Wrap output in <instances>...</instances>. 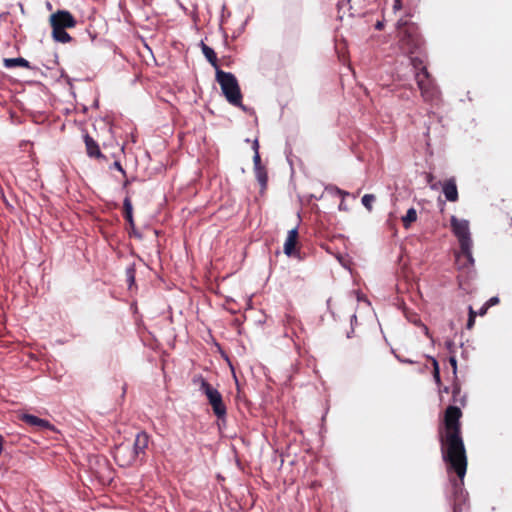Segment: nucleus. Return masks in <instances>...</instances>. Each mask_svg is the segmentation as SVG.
<instances>
[{
    "label": "nucleus",
    "mask_w": 512,
    "mask_h": 512,
    "mask_svg": "<svg viewBox=\"0 0 512 512\" xmlns=\"http://www.w3.org/2000/svg\"><path fill=\"white\" fill-rule=\"evenodd\" d=\"M462 411L459 407L450 405L446 408L443 419V428L439 429V440L444 461L459 477V482L452 481L453 485V512H461V505L465 501L463 479L467 471V456L461 435Z\"/></svg>",
    "instance_id": "1"
},
{
    "label": "nucleus",
    "mask_w": 512,
    "mask_h": 512,
    "mask_svg": "<svg viewBox=\"0 0 512 512\" xmlns=\"http://www.w3.org/2000/svg\"><path fill=\"white\" fill-rule=\"evenodd\" d=\"M409 58L415 70V80L423 100L429 103L435 102L438 99L439 91L427 70L424 58L421 55H412Z\"/></svg>",
    "instance_id": "2"
},
{
    "label": "nucleus",
    "mask_w": 512,
    "mask_h": 512,
    "mask_svg": "<svg viewBox=\"0 0 512 512\" xmlns=\"http://www.w3.org/2000/svg\"><path fill=\"white\" fill-rule=\"evenodd\" d=\"M216 81L219 83L226 100L233 106L244 108L242 104V93L236 77L223 70L217 69Z\"/></svg>",
    "instance_id": "3"
},
{
    "label": "nucleus",
    "mask_w": 512,
    "mask_h": 512,
    "mask_svg": "<svg viewBox=\"0 0 512 512\" xmlns=\"http://www.w3.org/2000/svg\"><path fill=\"white\" fill-rule=\"evenodd\" d=\"M193 383L199 385V389L205 394L209 404L212 407L213 413L218 419H224L227 414L226 406L223 402L221 393L215 389L206 379L197 375L193 378Z\"/></svg>",
    "instance_id": "4"
},
{
    "label": "nucleus",
    "mask_w": 512,
    "mask_h": 512,
    "mask_svg": "<svg viewBox=\"0 0 512 512\" xmlns=\"http://www.w3.org/2000/svg\"><path fill=\"white\" fill-rule=\"evenodd\" d=\"M451 230L459 242V247L467 251L469 246H473L471 239L469 222L465 219H458L456 216H451L450 219Z\"/></svg>",
    "instance_id": "5"
},
{
    "label": "nucleus",
    "mask_w": 512,
    "mask_h": 512,
    "mask_svg": "<svg viewBox=\"0 0 512 512\" xmlns=\"http://www.w3.org/2000/svg\"><path fill=\"white\" fill-rule=\"evenodd\" d=\"M52 32H65L66 29H72L76 26V20L73 15L66 10H58L49 17Z\"/></svg>",
    "instance_id": "6"
},
{
    "label": "nucleus",
    "mask_w": 512,
    "mask_h": 512,
    "mask_svg": "<svg viewBox=\"0 0 512 512\" xmlns=\"http://www.w3.org/2000/svg\"><path fill=\"white\" fill-rule=\"evenodd\" d=\"M114 459L121 467H128L138 462L129 444L121 443L115 448Z\"/></svg>",
    "instance_id": "7"
},
{
    "label": "nucleus",
    "mask_w": 512,
    "mask_h": 512,
    "mask_svg": "<svg viewBox=\"0 0 512 512\" xmlns=\"http://www.w3.org/2000/svg\"><path fill=\"white\" fill-rule=\"evenodd\" d=\"M423 42L418 37V34H403L400 39V48L401 50L408 54L409 57L412 55L420 53Z\"/></svg>",
    "instance_id": "8"
},
{
    "label": "nucleus",
    "mask_w": 512,
    "mask_h": 512,
    "mask_svg": "<svg viewBox=\"0 0 512 512\" xmlns=\"http://www.w3.org/2000/svg\"><path fill=\"white\" fill-rule=\"evenodd\" d=\"M149 440V435L146 432L141 431L137 433L134 443L131 446L134 456H136L140 463H142L146 458V450L149 445Z\"/></svg>",
    "instance_id": "9"
},
{
    "label": "nucleus",
    "mask_w": 512,
    "mask_h": 512,
    "mask_svg": "<svg viewBox=\"0 0 512 512\" xmlns=\"http://www.w3.org/2000/svg\"><path fill=\"white\" fill-rule=\"evenodd\" d=\"M445 198L449 202H457L459 199L456 179L451 177L440 184Z\"/></svg>",
    "instance_id": "10"
},
{
    "label": "nucleus",
    "mask_w": 512,
    "mask_h": 512,
    "mask_svg": "<svg viewBox=\"0 0 512 512\" xmlns=\"http://www.w3.org/2000/svg\"><path fill=\"white\" fill-rule=\"evenodd\" d=\"M21 420L27 425L35 427L39 431L54 429V426L49 421L31 414H23L21 416Z\"/></svg>",
    "instance_id": "11"
},
{
    "label": "nucleus",
    "mask_w": 512,
    "mask_h": 512,
    "mask_svg": "<svg viewBox=\"0 0 512 512\" xmlns=\"http://www.w3.org/2000/svg\"><path fill=\"white\" fill-rule=\"evenodd\" d=\"M456 265L459 269H468L474 266V258L472 255V246H469L467 251L463 248L456 253Z\"/></svg>",
    "instance_id": "12"
},
{
    "label": "nucleus",
    "mask_w": 512,
    "mask_h": 512,
    "mask_svg": "<svg viewBox=\"0 0 512 512\" xmlns=\"http://www.w3.org/2000/svg\"><path fill=\"white\" fill-rule=\"evenodd\" d=\"M84 143L86 147V153L90 158H106L102 154L98 143L89 134L84 135Z\"/></svg>",
    "instance_id": "13"
},
{
    "label": "nucleus",
    "mask_w": 512,
    "mask_h": 512,
    "mask_svg": "<svg viewBox=\"0 0 512 512\" xmlns=\"http://www.w3.org/2000/svg\"><path fill=\"white\" fill-rule=\"evenodd\" d=\"M298 244V230L293 228L288 232L287 238L284 243V253L287 256H293L296 252V246Z\"/></svg>",
    "instance_id": "14"
},
{
    "label": "nucleus",
    "mask_w": 512,
    "mask_h": 512,
    "mask_svg": "<svg viewBox=\"0 0 512 512\" xmlns=\"http://www.w3.org/2000/svg\"><path fill=\"white\" fill-rule=\"evenodd\" d=\"M123 214L125 220L129 223L131 227L134 226V220H133V207L132 202L130 199L129 191H127V195L123 202Z\"/></svg>",
    "instance_id": "15"
},
{
    "label": "nucleus",
    "mask_w": 512,
    "mask_h": 512,
    "mask_svg": "<svg viewBox=\"0 0 512 512\" xmlns=\"http://www.w3.org/2000/svg\"><path fill=\"white\" fill-rule=\"evenodd\" d=\"M3 64L6 68H14V67H23V68H30V63L22 58H5L3 60Z\"/></svg>",
    "instance_id": "16"
},
{
    "label": "nucleus",
    "mask_w": 512,
    "mask_h": 512,
    "mask_svg": "<svg viewBox=\"0 0 512 512\" xmlns=\"http://www.w3.org/2000/svg\"><path fill=\"white\" fill-rule=\"evenodd\" d=\"M417 220V211L415 208L407 210L406 215L402 217L403 226L408 229L412 223Z\"/></svg>",
    "instance_id": "17"
},
{
    "label": "nucleus",
    "mask_w": 512,
    "mask_h": 512,
    "mask_svg": "<svg viewBox=\"0 0 512 512\" xmlns=\"http://www.w3.org/2000/svg\"><path fill=\"white\" fill-rule=\"evenodd\" d=\"M257 180L259 181L262 188H265L268 181V175L264 166L254 169Z\"/></svg>",
    "instance_id": "18"
},
{
    "label": "nucleus",
    "mask_w": 512,
    "mask_h": 512,
    "mask_svg": "<svg viewBox=\"0 0 512 512\" xmlns=\"http://www.w3.org/2000/svg\"><path fill=\"white\" fill-rule=\"evenodd\" d=\"M203 53L205 54L206 58L211 64H213L214 66L217 65V57L212 48L203 44Z\"/></svg>",
    "instance_id": "19"
},
{
    "label": "nucleus",
    "mask_w": 512,
    "mask_h": 512,
    "mask_svg": "<svg viewBox=\"0 0 512 512\" xmlns=\"http://www.w3.org/2000/svg\"><path fill=\"white\" fill-rule=\"evenodd\" d=\"M375 196L373 194H365L362 197V204L368 210L372 211L373 203L375 202Z\"/></svg>",
    "instance_id": "20"
},
{
    "label": "nucleus",
    "mask_w": 512,
    "mask_h": 512,
    "mask_svg": "<svg viewBox=\"0 0 512 512\" xmlns=\"http://www.w3.org/2000/svg\"><path fill=\"white\" fill-rule=\"evenodd\" d=\"M431 361H432V366H433V377L435 379V382L440 385L441 384V378H440V368H439V364L437 362V360L433 357H430Z\"/></svg>",
    "instance_id": "21"
},
{
    "label": "nucleus",
    "mask_w": 512,
    "mask_h": 512,
    "mask_svg": "<svg viewBox=\"0 0 512 512\" xmlns=\"http://www.w3.org/2000/svg\"><path fill=\"white\" fill-rule=\"evenodd\" d=\"M425 179H426L427 184L430 186V188L432 190L439 189L440 184L442 183L440 181L439 182H435L434 181L435 177H434V175L432 173H425Z\"/></svg>",
    "instance_id": "22"
},
{
    "label": "nucleus",
    "mask_w": 512,
    "mask_h": 512,
    "mask_svg": "<svg viewBox=\"0 0 512 512\" xmlns=\"http://www.w3.org/2000/svg\"><path fill=\"white\" fill-rule=\"evenodd\" d=\"M335 49H336L337 53L339 54V57L341 58V60L345 61L346 60V56H345V52H344L345 43H344L343 39L341 41L335 40Z\"/></svg>",
    "instance_id": "23"
},
{
    "label": "nucleus",
    "mask_w": 512,
    "mask_h": 512,
    "mask_svg": "<svg viewBox=\"0 0 512 512\" xmlns=\"http://www.w3.org/2000/svg\"><path fill=\"white\" fill-rule=\"evenodd\" d=\"M53 40L62 44L72 41L70 34H52Z\"/></svg>",
    "instance_id": "24"
},
{
    "label": "nucleus",
    "mask_w": 512,
    "mask_h": 512,
    "mask_svg": "<svg viewBox=\"0 0 512 512\" xmlns=\"http://www.w3.org/2000/svg\"><path fill=\"white\" fill-rule=\"evenodd\" d=\"M414 323L419 325L420 327H422L425 336H427L428 338L432 339V336L430 334L429 328L425 324H423L420 320L414 321Z\"/></svg>",
    "instance_id": "25"
},
{
    "label": "nucleus",
    "mask_w": 512,
    "mask_h": 512,
    "mask_svg": "<svg viewBox=\"0 0 512 512\" xmlns=\"http://www.w3.org/2000/svg\"><path fill=\"white\" fill-rule=\"evenodd\" d=\"M253 162H254V169L263 166L261 164V157H260L259 151H256V153L254 154Z\"/></svg>",
    "instance_id": "26"
},
{
    "label": "nucleus",
    "mask_w": 512,
    "mask_h": 512,
    "mask_svg": "<svg viewBox=\"0 0 512 512\" xmlns=\"http://www.w3.org/2000/svg\"><path fill=\"white\" fill-rule=\"evenodd\" d=\"M449 363L452 366L453 374L456 375V372H457V360H456V357L454 355L450 356Z\"/></svg>",
    "instance_id": "27"
},
{
    "label": "nucleus",
    "mask_w": 512,
    "mask_h": 512,
    "mask_svg": "<svg viewBox=\"0 0 512 512\" xmlns=\"http://www.w3.org/2000/svg\"><path fill=\"white\" fill-rule=\"evenodd\" d=\"M498 303H499V298H498V297H492V298H490V299L485 303V305H486L488 308H490V307H492V306H494V305H496V304H498Z\"/></svg>",
    "instance_id": "28"
},
{
    "label": "nucleus",
    "mask_w": 512,
    "mask_h": 512,
    "mask_svg": "<svg viewBox=\"0 0 512 512\" xmlns=\"http://www.w3.org/2000/svg\"><path fill=\"white\" fill-rule=\"evenodd\" d=\"M113 167L120 171L124 177H126V171L123 169L121 163L119 161H115L113 163Z\"/></svg>",
    "instance_id": "29"
},
{
    "label": "nucleus",
    "mask_w": 512,
    "mask_h": 512,
    "mask_svg": "<svg viewBox=\"0 0 512 512\" xmlns=\"http://www.w3.org/2000/svg\"><path fill=\"white\" fill-rule=\"evenodd\" d=\"M446 348L449 350L450 353H454V342L452 340H448L445 342Z\"/></svg>",
    "instance_id": "30"
},
{
    "label": "nucleus",
    "mask_w": 512,
    "mask_h": 512,
    "mask_svg": "<svg viewBox=\"0 0 512 512\" xmlns=\"http://www.w3.org/2000/svg\"><path fill=\"white\" fill-rule=\"evenodd\" d=\"M127 274H128V278H129L130 285H131L134 282V280H135L134 270L132 268L128 269L127 270Z\"/></svg>",
    "instance_id": "31"
},
{
    "label": "nucleus",
    "mask_w": 512,
    "mask_h": 512,
    "mask_svg": "<svg viewBox=\"0 0 512 512\" xmlns=\"http://www.w3.org/2000/svg\"><path fill=\"white\" fill-rule=\"evenodd\" d=\"M475 324V319L472 315H469L468 321H467V329H472Z\"/></svg>",
    "instance_id": "32"
},
{
    "label": "nucleus",
    "mask_w": 512,
    "mask_h": 512,
    "mask_svg": "<svg viewBox=\"0 0 512 512\" xmlns=\"http://www.w3.org/2000/svg\"><path fill=\"white\" fill-rule=\"evenodd\" d=\"M335 192H336L339 196H341L342 198H344V197H346V196H348V195H349V193H348V192H346V191H344V190H341V189H340V188H338V187H335Z\"/></svg>",
    "instance_id": "33"
},
{
    "label": "nucleus",
    "mask_w": 512,
    "mask_h": 512,
    "mask_svg": "<svg viewBox=\"0 0 512 512\" xmlns=\"http://www.w3.org/2000/svg\"><path fill=\"white\" fill-rule=\"evenodd\" d=\"M488 309H489V308L484 304V305L481 307V309L479 310L478 314H479L480 316H483V315H485V314L487 313V310H488Z\"/></svg>",
    "instance_id": "34"
},
{
    "label": "nucleus",
    "mask_w": 512,
    "mask_h": 512,
    "mask_svg": "<svg viewBox=\"0 0 512 512\" xmlns=\"http://www.w3.org/2000/svg\"><path fill=\"white\" fill-rule=\"evenodd\" d=\"M460 392V386L458 384H454L453 386V396L455 397Z\"/></svg>",
    "instance_id": "35"
},
{
    "label": "nucleus",
    "mask_w": 512,
    "mask_h": 512,
    "mask_svg": "<svg viewBox=\"0 0 512 512\" xmlns=\"http://www.w3.org/2000/svg\"><path fill=\"white\" fill-rule=\"evenodd\" d=\"M131 183L129 179H127V176L125 177V180L123 182V188L127 189L128 185Z\"/></svg>",
    "instance_id": "36"
},
{
    "label": "nucleus",
    "mask_w": 512,
    "mask_h": 512,
    "mask_svg": "<svg viewBox=\"0 0 512 512\" xmlns=\"http://www.w3.org/2000/svg\"><path fill=\"white\" fill-rule=\"evenodd\" d=\"M253 149H254V152L256 153V151L259 150V143L257 140L254 141L253 143Z\"/></svg>",
    "instance_id": "37"
},
{
    "label": "nucleus",
    "mask_w": 512,
    "mask_h": 512,
    "mask_svg": "<svg viewBox=\"0 0 512 512\" xmlns=\"http://www.w3.org/2000/svg\"><path fill=\"white\" fill-rule=\"evenodd\" d=\"M469 315H472L474 319L476 318L477 315V313L473 310L471 306L469 307Z\"/></svg>",
    "instance_id": "38"
},
{
    "label": "nucleus",
    "mask_w": 512,
    "mask_h": 512,
    "mask_svg": "<svg viewBox=\"0 0 512 512\" xmlns=\"http://www.w3.org/2000/svg\"><path fill=\"white\" fill-rule=\"evenodd\" d=\"M344 207H345V204H343V201H342V202L340 203V205H339V209H340V210H343V209H345Z\"/></svg>",
    "instance_id": "39"
},
{
    "label": "nucleus",
    "mask_w": 512,
    "mask_h": 512,
    "mask_svg": "<svg viewBox=\"0 0 512 512\" xmlns=\"http://www.w3.org/2000/svg\"><path fill=\"white\" fill-rule=\"evenodd\" d=\"M344 207H345V204H343V201H342V202L340 203V205H339V209H340V210H343V209H345Z\"/></svg>",
    "instance_id": "40"
},
{
    "label": "nucleus",
    "mask_w": 512,
    "mask_h": 512,
    "mask_svg": "<svg viewBox=\"0 0 512 512\" xmlns=\"http://www.w3.org/2000/svg\"><path fill=\"white\" fill-rule=\"evenodd\" d=\"M376 28H377V29H380V28H381V23H380V22H378V23L376 24Z\"/></svg>",
    "instance_id": "41"
},
{
    "label": "nucleus",
    "mask_w": 512,
    "mask_h": 512,
    "mask_svg": "<svg viewBox=\"0 0 512 512\" xmlns=\"http://www.w3.org/2000/svg\"><path fill=\"white\" fill-rule=\"evenodd\" d=\"M443 391H444L445 393H448L449 388H448V387H445V388L443 389Z\"/></svg>",
    "instance_id": "42"
},
{
    "label": "nucleus",
    "mask_w": 512,
    "mask_h": 512,
    "mask_svg": "<svg viewBox=\"0 0 512 512\" xmlns=\"http://www.w3.org/2000/svg\"><path fill=\"white\" fill-rule=\"evenodd\" d=\"M396 4H395V7L397 6V4H399V0H395Z\"/></svg>",
    "instance_id": "43"
}]
</instances>
